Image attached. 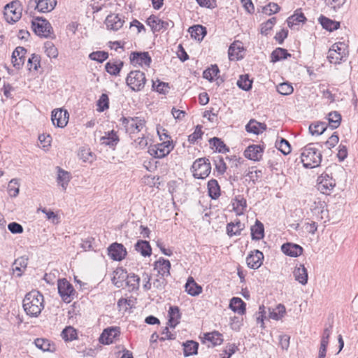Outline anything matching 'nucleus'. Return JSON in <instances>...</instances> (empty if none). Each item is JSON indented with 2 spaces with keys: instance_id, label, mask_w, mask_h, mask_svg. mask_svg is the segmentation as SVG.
Here are the masks:
<instances>
[{
  "instance_id": "nucleus-47",
  "label": "nucleus",
  "mask_w": 358,
  "mask_h": 358,
  "mask_svg": "<svg viewBox=\"0 0 358 358\" xmlns=\"http://www.w3.org/2000/svg\"><path fill=\"white\" fill-rule=\"evenodd\" d=\"M183 352L185 357L195 355L197 353L198 343L193 341H187L183 345Z\"/></svg>"
},
{
  "instance_id": "nucleus-9",
  "label": "nucleus",
  "mask_w": 358,
  "mask_h": 358,
  "mask_svg": "<svg viewBox=\"0 0 358 358\" xmlns=\"http://www.w3.org/2000/svg\"><path fill=\"white\" fill-rule=\"evenodd\" d=\"M32 29L35 34L39 36L48 38L50 36L52 28L50 22L42 17H35L31 22Z\"/></svg>"
},
{
  "instance_id": "nucleus-4",
  "label": "nucleus",
  "mask_w": 358,
  "mask_h": 358,
  "mask_svg": "<svg viewBox=\"0 0 358 358\" xmlns=\"http://www.w3.org/2000/svg\"><path fill=\"white\" fill-rule=\"evenodd\" d=\"M126 83L133 91H141L146 83L145 75L141 71H131L127 77Z\"/></svg>"
},
{
  "instance_id": "nucleus-12",
  "label": "nucleus",
  "mask_w": 358,
  "mask_h": 358,
  "mask_svg": "<svg viewBox=\"0 0 358 358\" xmlns=\"http://www.w3.org/2000/svg\"><path fill=\"white\" fill-rule=\"evenodd\" d=\"M69 115L67 110L62 108L54 109L52 111L51 120L57 127L64 128L66 126Z\"/></svg>"
},
{
  "instance_id": "nucleus-35",
  "label": "nucleus",
  "mask_w": 358,
  "mask_h": 358,
  "mask_svg": "<svg viewBox=\"0 0 358 358\" xmlns=\"http://www.w3.org/2000/svg\"><path fill=\"white\" fill-rule=\"evenodd\" d=\"M251 236L253 240H260L264 238V225L259 220H257L255 224L251 227Z\"/></svg>"
},
{
  "instance_id": "nucleus-37",
  "label": "nucleus",
  "mask_w": 358,
  "mask_h": 358,
  "mask_svg": "<svg viewBox=\"0 0 358 358\" xmlns=\"http://www.w3.org/2000/svg\"><path fill=\"white\" fill-rule=\"evenodd\" d=\"M319 21L322 27L329 31L336 30L340 27V23L338 22L332 20L324 16H321L319 18Z\"/></svg>"
},
{
  "instance_id": "nucleus-15",
  "label": "nucleus",
  "mask_w": 358,
  "mask_h": 358,
  "mask_svg": "<svg viewBox=\"0 0 358 358\" xmlns=\"http://www.w3.org/2000/svg\"><path fill=\"white\" fill-rule=\"evenodd\" d=\"M146 23L150 26L152 30L155 31H160L162 29H166L170 24L171 27L173 26V22L163 21L155 15H150L146 20Z\"/></svg>"
},
{
  "instance_id": "nucleus-58",
  "label": "nucleus",
  "mask_w": 358,
  "mask_h": 358,
  "mask_svg": "<svg viewBox=\"0 0 358 358\" xmlns=\"http://www.w3.org/2000/svg\"><path fill=\"white\" fill-rule=\"evenodd\" d=\"M214 163L216 171L220 174H224L227 170V165L224 161L223 157L221 156H217L215 157Z\"/></svg>"
},
{
  "instance_id": "nucleus-3",
  "label": "nucleus",
  "mask_w": 358,
  "mask_h": 358,
  "mask_svg": "<svg viewBox=\"0 0 358 358\" xmlns=\"http://www.w3.org/2000/svg\"><path fill=\"white\" fill-rule=\"evenodd\" d=\"M348 55V47L344 43H336L331 45L328 52L327 58L332 64H339L347 57Z\"/></svg>"
},
{
  "instance_id": "nucleus-18",
  "label": "nucleus",
  "mask_w": 358,
  "mask_h": 358,
  "mask_svg": "<svg viewBox=\"0 0 358 358\" xmlns=\"http://www.w3.org/2000/svg\"><path fill=\"white\" fill-rule=\"evenodd\" d=\"M171 263L168 259L159 258L155 262L154 269L157 271L159 275L167 277L170 275Z\"/></svg>"
},
{
  "instance_id": "nucleus-1",
  "label": "nucleus",
  "mask_w": 358,
  "mask_h": 358,
  "mask_svg": "<svg viewBox=\"0 0 358 358\" xmlns=\"http://www.w3.org/2000/svg\"><path fill=\"white\" fill-rule=\"evenodd\" d=\"M43 296L37 290L27 293L23 299V308L30 317H38L44 308Z\"/></svg>"
},
{
  "instance_id": "nucleus-63",
  "label": "nucleus",
  "mask_w": 358,
  "mask_h": 358,
  "mask_svg": "<svg viewBox=\"0 0 358 358\" xmlns=\"http://www.w3.org/2000/svg\"><path fill=\"white\" fill-rule=\"evenodd\" d=\"M264 13L266 15L276 13L280 10V7L277 3H270L264 7Z\"/></svg>"
},
{
  "instance_id": "nucleus-51",
  "label": "nucleus",
  "mask_w": 358,
  "mask_h": 358,
  "mask_svg": "<svg viewBox=\"0 0 358 358\" xmlns=\"http://www.w3.org/2000/svg\"><path fill=\"white\" fill-rule=\"evenodd\" d=\"M61 336L65 341H72L76 338L77 333L73 327L69 326L62 331Z\"/></svg>"
},
{
  "instance_id": "nucleus-28",
  "label": "nucleus",
  "mask_w": 358,
  "mask_h": 358,
  "mask_svg": "<svg viewBox=\"0 0 358 358\" xmlns=\"http://www.w3.org/2000/svg\"><path fill=\"white\" fill-rule=\"evenodd\" d=\"M245 303L238 297H233L230 300L229 308L239 315H243L245 313Z\"/></svg>"
},
{
  "instance_id": "nucleus-22",
  "label": "nucleus",
  "mask_w": 358,
  "mask_h": 358,
  "mask_svg": "<svg viewBox=\"0 0 358 358\" xmlns=\"http://www.w3.org/2000/svg\"><path fill=\"white\" fill-rule=\"evenodd\" d=\"M57 185L61 186L62 189L65 191L67 189L69 183L71 179V175L69 171H66L62 168L57 166Z\"/></svg>"
},
{
  "instance_id": "nucleus-42",
  "label": "nucleus",
  "mask_w": 358,
  "mask_h": 358,
  "mask_svg": "<svg viewBox=\"0 0 358 358\" xmlns=\"http://www.w3.org/2000/svg\"><path fill=\"white\" fill-rule=\"evenodd\" d=\"M328 122L329 127L332 129L338 128L341 122V115L337 111H333L328 114Z\"/></svg>"
},
{
  "instance_id": "nucleus-20",
  "label": "nucleus",
  "mask_w": 358,
  "mask_h": 358,
  "mask_svg": "<svg viewBox=\"0 0 358 358\" xmlns=\"http://www.w3.org/2000/svg\"><path fill=\"white\" fill-rule=\"evenodd\" d=\"M263 148L258 145L248 146L244 151V156L253 161H259L262 156Z\"/></svg>"
},
{
  "instance_id": "nucleus-48",
  "label": "nucleus",
  "mask_w": 358,
  "mask_h": 358,
  "mask_svg": "<svg viewBox=\"0 0 358 358\" xmlns=\"http://www.w3.org/2000/svg\"><path fill=\"white\" fill-rule=\"evenodd\" d=\"M209 143L219 152L225 153L229 152V148L224 142L217 137L210 138Z\"/></svg>"
},
{
  "instance_id": "nucleus-53",
  "label": "nucleus",
  "mask_w": 358,
  "mask_h": 358,
  "mask_svg": "<svg viewBox=\"0 0 358 358\" xmlns=\"http://www.w3.org/2000/svg\"><path fill=\"white\" fill-rule=\"evenodd\" d=\"M306 17L304 14L299 10H296L293 15L289 17L287 20L289 27H292L296 22H304Z\"/></svg>"
},
{
  "instance_id": "nucleus-61",
  "label": "nucleus",
  "mask_w": 358,
  "mask_h": 358,
  "mask_svg": "<svg viewBox=\"0 0 358 358\" xmlns=\"http://www.w3.org/2000/svg\"><path fill=\"white\" fill-rule=\"evenodd\" d=\"M89 57L92 60L102 62L108 57V54L104 51H96L90 53Z\"/></svg>"
},
{
  "instance_id": "nucleus-41",
  "label": "nucleus",
  "mask_w": 358,
  "mask_h": 358,
  "mask_svg": "<svg viewBox=\"0 0 358 358\" xmlns=\"http://www.w3.org/2000/svg\"><path fill=\"white\" fill-rule=\"evenodd\" d=\"M208 189L209 196L213 199H217L220 195V188L217 181L215 179H211L208 182Z\"/></svg>"
},
{
  "instance_id": "nucleus-10",
  "label": "nucleus",
  "mask_w": 358,
  "mask_h": 358,
  "mask_svg": "<svg viewBox=\"0 0 358 358\" xmlns=\"http://www.w3.org/2000/svg\"><path fill=\"white\" fill-rule=\"evenodd\" d=\"M173 149L172 141H166L148 148L149 154L155 158H163L168 155Z\"/></svg>"
},
{
  "instance_id": "nucleus-17",
  "label": "nucleus",
  "mask_w": 358,
  "mask_h": 358,
  "mask_svg": "<svg viewBox=\"0 0 358 358\" xmlns=\"http://www.w3.org/2000/svg\"><path fill=\"white\" fill-rule=\"evenodd\" d=\"M27 50L21 46L17 47L12 55V63L16 69H20L25 62Z\"/></svg>"
},
{
  "instance_id": "nucleus-5",
  "label": "nucleus",
  "mask_w": 358,
  "mask_h": 358,
  "mask_svg": "<svg viewBox=\"0 0 358 358\" xmlns=\"http://www.w3.org/2000/svg\"><path fill=\"white\" fill-rule=\"evenodd\" d=\"M329 169L320 176L317 180V188L322 194L329 195L336 186V180L333 178L331 173L329 174Z\"/></svg>"
},
{
  "instance_id": "nucleus-29",
  "label": "nucleus",
  "mask_w": 358,
  "mask_h": 358,
  "mask_svg": "<svg viewBox=\"0 0 358 358\" xmlns=\"http://www.w3.org/2000/svg\"><path fill=\"white\" fill-rule=\"evenodd\" d=\"M244 227V224L241 223L240 220H236L235 222L227 224V233L229 236H238Z\"/></svg>"
},
{
  "instance_id": "nucleus-14",
  "label": "nucleus",
  "mask_w": 358,
  "mask_h": 358,
  "mask_svg": "<svg viewBox=\"0 0 358 358\" xmlns=\"http://www.w3.org/2000/svg\"><path fill=\"white\" fill-rule=\"evenodd\" d=\"M264 255L259 250L252 251L246 258V263L249 268H259L263 264Z\"/></svg>"
},
{
  "instance_id": "nucleus-32",
  "label": "nucleus",
  "mask_w": 358,
  "mask_h": 358,
  "mask_svg": "<svg viewBox=\"0 0 358 358\" xmlns=\"http://www.w3.org/2000/svg\"><path fill=\"white\" fill-rule=\"evenodd\" d=\"M57 5V0H38L36 8L42 13L52 10Z\"/></svg>"
},
{
  "instance_id": "nucleus-19",
  "label": "nucleus",
  "mask_w": 358,
  "mask_h": 358,
  "mask_svg": "<svg viewBox=\"0 0 358 358\" xmlns=\"http://www.w3.org/2000/svg\"><path fill=\"white\" fill-rule=\"evenodd\" d=\"M105 24L108 29L117 31L123 26L124 20L119 15L111 14L107 16Z\"/></svg>"
},
{
  "instance_id": "nucleus-21",
  "label": "nucleus",
  "mask_w": 358,
  "mask_h": 358,
  "mask_svg": "<svg viewBox=\"0 0 358 358\" xmlns=\"http://www.w3.org/2000/svg\"><path fill=\"white\" fill-rule=\"evenodd\" d=\"M133 64L149 66L151 62V58L148 52H133L130 57Z\"/></svg>"
},
{
  "instance_id": "nucleus-30",
  "label": "nucleus",
  "mask_w": 358,
  "mask_h": 358,
  "mask_svg": "<svg viewBox=\"0 0 358 358\" xmlns=\"http://www.w3.org/2000/svg\"><path fill=\"white\" fill-rule=\"evenodd\" d=\"M36 346L43 352H55L56 348L54 343L45 338H36L34 341Z\"/></svg>"
},
{
  "instance_id": "nucleus-52",
  "label": "nucleus",
  "mask_w": 358,
  "mask_h": 358,
  "mask_svg": "<svg viewBox=\"0 0 358 358\" xmlns=\"http://www.w3.org/2000/svg\"><path fill=\"white\" fill-rule=\"evenodd\" d=\"M252 83V82L249 79V76L248 75L241 76L237 81V85L238 87L245 91H248L251 89Z\"/></svg>"
},
{
  "instance_id": "nucleus-39",
  "label": "nucleus",
  "mask_w": 358,
  "mask_h": 358,
  "mask_svg": "<svg viewBox=\"0 0 358 358\" xmlns=\"http://www.w3.org/2000/svg\"><path fill=\"white\" fill-rule=\"evenodd\" d=\"M327 129L325 122H315L310 124L308 130L312 136H318L322 134Z\"/></svg>"
},
{
  "instance_id": "nucleus-57",
  "label": "nucleus",
  "mask_w": 358,
  "mask_h": 358,
  "mask_svg": "<svg viewBox=\"0 0 358 358\" xmlns=\"http://www.w3.org/2000/svg\"><path fill=\"white\" fill-rule=\"evenodd\" d=\"M152 88L160 94H166L169 91V86L168 83L157 80L156 82L152 80Z\"/></svg>"
},
{
  "instance_id": "nucleus-2",
  "label": "nucleus",
  "mask_w": 358,
  "mask_h": 358,
  "mask_svg": "<svg viewBox=\"0 0 358 358\" xmlns=\"http://www.w3.org/2000/svg\"><path fill=\"white\" fill-rule=\"evenodd\" d=\"M322 157L321 152L315 148L313 143L307 145L301 150V162L306 168L312 169L319 166Z\"/></svg>"
},
{
  "instance_id": "nucleus-50",
  "label": "nucleus",
  "mask_w": 358,
  "mask_h": 358,
  "mask_svg": "<svg viewBox=\"0 0 358 358\" xmlns=\"http://www.w3.org/2000/svg\"><path fill=\"white\" fill-rule=\"evenodd\" d=\"M220 73L219 68L217 65H212L211 67L206 69L203 73V77L209 81L213 80L217 78Z\"/></svg>"
},
{
  "instance_id": "nucleus-54",
  "label": "nucleus",
  "mask_w": 358,
  "mask_h": 358,
  "mask_svg": "<svg viewBox=\"0 0 358 358\" xmlns=\"http://www.w3.org/2000/svg\"><path fill=\"white\" fill-rule=\"evenodd\" d=\"M20 184L17 179H12L8 185V192L10 196L16 197L19 194Z\"/></svg>"
},
{
  "instance_id": "nucleus-34",
  "label": "nucleus",
  "mask_w": 358,
  "mask_h": 358,
  "mask_svg": "<svg viewBox=\"0 0 358 358\" xmlns=\"http://www.w3.org/2000/svg\"><path fill=\"white\" fill-rule=\"evenodd\" d=\"M234 210L238 215H241L245 210L247 202L242 195L236 196L233 202Z\"/></svg>"
},
{
  "instance_id": "nucleus-31",
  "label": "nucleus",
  "mask_w": 358,
  "mask_h": 358,
  "mask_svg": "<svg viewBox=\"0 0 358 358\" xmlns=\"http://www.w3.org/2000/svg\"><path fill=\"white\" fill-rule=\"evenodd\" d=\"M189 32L192 38L201 41L206 34V28L201 25H194L189 28Z\"/></svg>"
},
{
  "instance_id": "nucleus-33",
  "label": "nucleus",
  "mask_w": 358,
  "mask_h": 358,
  "mask_svg": "<svg viewBox=\"0 0 358 358\" xmlns=\"http://www.w3.org/2000/svg\"><path fill=\"white\" fill-rule=\"evenodd\" d=\"M169 324L171 327H175L180 319V309L177 306H171L169 310Z\"/></svg>"
},
{
  "instance_id": "nucleus-27",
  "label": "nucleus",
  "mask_w": 358,
  "mask_h": 358,
  "mask_svg": "<svg viewBox=\"0 0 358 358\" xmlns=\"http://www.w3.org/2000/svg\"><path fill=\"white\" fill-rule=\"evenodd\" d=\"M245 129L249 133L259 134L266 129V125L264 123L259 122L255 120H250L245 126Z\"/></svg>"
},
{
  "instance_id": "nucleus-38",
  "label": "nucleus",
  "mask_w": 358,
  "mask_h": 358,
  "mask_svg": "<svg viewBox=\"0 0 358 358\" xmlns=\"http://www.w3.org/2000/svg\"><path fill=\"white\" fill-rule=\"evenodd\" d=\"M135 250L140 252L143 257L150 256L152 252L151 247L146 241H138L135 244Z\"/></svg>"
},
{
  "instance_id": "nucleus-13",
  "label": "nucleus",
  "mask_w": 358,
  "mask_h": 358,
  "mask_svg": "<svg viewBox=\"0 0 358 358\" xmlns=\"http://www.w3.org/2000/svg\"><path fill=\"white\" fill-rule=\"evenodd\" d=\"M127 254L125 247L118 243H113L108 248V255L114 261H122Z\"/></svg>"
},
{
  "instance_id": "nucleus-60",
  "label": "nucleus",
  "mask_w": 358,
  "mask_h": 358,
  "mask_svg": "<svg viewBox=\"0 0 358 358\" xmlns=\"http://www.w3.org/2000/svg\"><path fill=\"white\" fill-rule=\"evenodd\" d=\"M45 52L49 57L56 58L58 51L56 47L51 42H46L44 45Z\"/></svg>"
},
{
  "instance_id": "nucleus-46",
  "label": "nucleus",
  "mask_w": 358,
  "mask_h": 358,
  "mask_svg": "<svg viewBox=\"0 0 358 358\" xmlns=\"http://www.w3.org/2000/svg\"><path fill=\"white\" fill-rule=\"evenodd\" d=\"M288 57H290V54H289L285 49L281 48H277L274 50L271 56L272 62H276L280 59H286Z\"/></svg>"
},
{
  "instance_id": "nucleus-44",
  "label": "nucleus",
  "mask_w": 358,
  "mask_h": 358,
  "mask_svg": "<svg viewBox=\"0 0 358 358\" xmlns=\"http://www.w3.org/2000/svg\"><path fill=\"white\" fill-rule=\"evenodd\" d=\"M78 157L83 162H89L92 163L94 159V155L93 152L90 150L89 148H81L78 152Z\"/></svg>"
},
{
  "instance_id": "nucleus-59",
  "label": "nucleus",
  "mask_w": 358,
  "mask_h": 358,
  "mask_svg": "<svg viewBox=\"0 0 358 358\" xmlns=\"http://www.w3.org/2000/svg\"><path fill=\"white\" fill-rule=\"evenodd\" d=\"M97 110L103 112L109 107V99L107 94H102L97 101Z\"/></svg>"
},
{
  "instance_id": "nucleus-43",
  "label": "nucleus",
  "mask_w": 358,
  "mask_h": 358,
  "mask_svg": "<svg viewBox=\"0 0 358 358\" xmlns=\"http://www.w3.org/2000/svg\"><path fill=\"white\" fill-rule=\"evenodd\" d=\"M205 339L212 343L213 346L219 345L223 341L222 335L218 331H213L205 334Z\"/></svg>"
},
{
  "instance_id": "nucleus-49",
  "label": "nucleus",
  "mask_w": 358,
  "mask_h": 358,
  "mask_svg": "<svg viewBox=\"0 0 358 358\" xmlns=\"http://www.w3.org/2000/svg\"><path fill=\"white\" fill-rule=\"evenodd\" d=\"M141 278L131 273L127 275V285L131 288V290H137L139 288Z\"/></svg>"
},
{
  "instance_id": "nucleus-25",
  "label": "nucleus",
  "mask_w": 358,
  "mask_h": 358,
  "mask_svg": "<svg viewBox=\"0 0 358 358\" xmlns=\"http://www.w3.org/2000/svg\"><path fill=\"white\" fill-rule=\"evenodd\" d=\"M293 275L296 281H298L302 285H305L308 282V271L303 264H299V266H296Z\"/></svg>"
},
{
  "instance_id": "nucleus-24",
  "label": "nucleus",
  "mask_w": 358,
  "mask_h": 358,
  "mask_svg": "<svg viewBox=\"0 0 358 358\" xmlns=\"http://www.w3.org/2000/svg\"><path fill=\"white\" fill-rule=\"evenodd\" d=\"M243 46L241 42L236 41L233 43L229 48L228 55L230 60H239L243 58L242 52Z\"/></svg>"
},
{
  "instance_id": "nucleus-62",
  "label": "nucleus",
  "mask_w": 358,
  "mask_h": 358,
  "mask_svg": "<svg viewBox=\"0 0 358 358\" xmlns=\"http://www.w3.org/2000/svg\"><path fill=\"white\" fill-rule=\"evenodd\" d=\"M276 146L278 150L284 155H287L291 152V146L289 143L284 138H281Z\"/></svg>"
},
{
  "instance_id": "nucleus-55",
  "label": "nucleus",
  "mask_w": 358,
  "mask_h": 358,
  "mask_svg": "<svg viewBox=\"0 0 358 358\" xmlns=\"http://www.w3.org/2000/svg\"><path fill=\"white\" fill-rule=\"evenodd\" d=\"M277 91L280 94L287 96L291 94L293 92L294 88L290 83L286 82L279 84L277 86Z\"/></svg>"
},
{
  "instance_id": "nucleus-64",
  "label": "nucleus",
  "mask_w": 358,
  "mask_h": 358,
  "mask_svg": "<svg viewBox=\"0 0 358 358\" xmlns=\"http://www.w3.org/2000/svg\"><path fill=\"white\" fill-rule=\"evenodd\" d=\"M202 134L203 132L201 131V127L197 126L195 129L194 132L188 136L189 142L191 143H194L199 138H201Z\"/></svg>"
},
{
  "instance_id": "nucleus-36",
  "label": "nucleus",
  "mask_w": 358,
  "mask_h": 358,
  "mask_svg": "<svg viewBox=\"0 0 358 358\" xmlns=\"http://www.w3.org/2000/svg\"><path fill=\"white\" fill-rule=\"evenodd\" d=\"M123 66L122 61H110L106 64V71L112 76H117Z\"/></svg>"
},
{
  "instance_id": "nucleus-16",
  "label": "nucleus",
  "mask_w": 358,
  "mask_h": 358,
  "mask_svg": "<svg viewBox=\"0 0 358 358\" xmlns=\"http://www.w3.org/2000/svg\"><path fill=\"white\" fill-rule=\"evenodd\" d=\"M120 334V331L119 327H112L107 328L102 332L99 338V341L106 345L113 343Z\"/></svg>"
},
{
  "instance_id": "nucleus-6",
  "label": "nucleus",
  "mask_w": 358,
  "mask_h": 358,
  "mask_svg": "<svg viewBox=\"0 0 358 358\" xmlns=\"http://www.w3.org/2000/svg\"><path fill=\"white\" fill-rule=\"evenodd\" d=\"M193 176L195 178L204 179L207 178L211 171V166L208 159H197L192 166Z\"/></svg>"
},
{
  "instance_id": "nucleus-23",
  "label": "nucleus",
  "mask_w": 358,
  "mask_h": 358,
  "mask_svg": "<svg viewBox=\"0 0 358 358\" xmlns=\"http://www.w3.org/2000/svg\"><path fill=\"white\" fill-rule=\"evenodd\" d=\"M282 252L290 257H299L303 252V248L299 245L287 243L282 245Z\"/></svg>"
},
{
  "instance_id": "nucleus-45",
  "label": "nucleus",
  "mask_w": 358,
  "mask_h": 358,
  "mask_svg": "<svg viewBox=\"0 0 358 358\" xmlns=\"http://www.w3.org/2000/svg\"><path fill=\"white\" fill-rule=\"evenodd\" d=\"M101 141L102 144L113 146L118 143L119 138L114 131H111L108 132L106 136L101 137Z\"/></svg>"
},
{
  "instance_id": "nucleus-56",
  "label": "nucleus",
  "mask_w": 358,
  "mask_h": 358,
  "mask_svg": "<svg viewBox=\"0 0 358 358\" xmlns=\"http://www.w3.org/2000/svg\"><path fill=\"white\" fill-rule=\"evenodd\" d=\"M40 66V57L37 55L32 54L31 57L28 59L27 67L29 71L38 70Z\"/></svg>"
},
{
  "instance_id": "nucleus-40",
  "label": "nucleus",
  "mask_w": 358,
  "mask_h": 358,
  "mask_svg": "<svg viewBox=\"0 0 358 358\" xmlns=\"http://www.w3.org/2000/svg\"><path fill=\"white\" fill-rule=\"evenodd\" d=\"M285 306L278 304L275 308H269V317L275 320H279L285 316Z\"/></svg>"
},
{
  "instance_id": "nucleus-11",
  "label": "nucleus",
  "mask_w": 358,
  "mask_h": 358,
  "mask_svg": "<svg viewBox=\"0 0 358 358\" xmlns=\"http://www.w3.org/2000/svg\"><path fill=\"white\" fill-rule=\"evenodd\" d=\"M3 15L9 23L17 22L20 19L22 12L19 1H13L4 7Z\"/></svg>"
},
{
  "instance_id": "nucleus-8",
  "label": "nucleus",
  "mask_w": 358,
  "mask_h": 358,
  "mask_svg": "<svg viewBox=\"0 0 358 358\" xmlns=\"http://www.w3.org/2000/svg\"><path fill=\"white\" fill-rule=\"evenodd\" d=\"M57 289L59 296L65 303H70L73 301L76 291L73 285L66 278L58 280Z\"/></svg>"
},
{
  "instance_id": "nucleus-7",
  "label": "nucleus",
  "mask_w": 358,
  "mask_h": 358,
  "mask_svg": "<svg viewBox=\"0 0 358 358\" xmlns=\"http://www.w3.org/2000/svg\"><path fill=\"white\" fill-rule=\"evenodd\" d=\"M120 121L126 131L129 134L138 133L145 127V120L140 117H123Z\"/></svg>"
},
{
  "instance_id": "nucleus-26",
  "label": "nucleus",
  "mask_w": 358,
  "mask_h": 358,
  "mask_svg": "<svg viewBox=\"0 0 358 358\" xmlns=\"http://www.w3.org/2000/svg\"><path fill=\"white\" fill-rule=\"evenodd\" d=\"M188 294L196 296L202 292V287L198 285L192 277H189L185 285Z\"/></svg>"
}]
</instances>
